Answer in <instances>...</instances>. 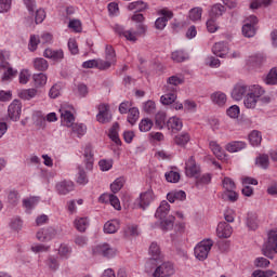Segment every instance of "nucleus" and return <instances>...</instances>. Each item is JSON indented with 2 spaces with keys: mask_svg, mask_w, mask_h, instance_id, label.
I'll list each match as a JSON object with an SVG mask.
<instances>
[{
  "mask_svg": "<svg viewBox=\"0 0 277 277\" xmlns=\"http://www.w3.org/2000/svg\"><path fill=\"white\" fill-rule=\"evenodd\" d=\"M232 98L234 101L243 100V104L247 109H254L258 103L267 104L272 101L269 96H265V89H263V87L259 84H246L242 82L234 85Z\"/></svg>",
  "mask_w": 277,
  "mask_h": 277,
  "instance_id": "f257e3e1",
  "label": "nucleus"
},
{
  "mask_svg": "<svg viewBox=\"0 0 277 277\" xmlns=\"http://www.w3.org/2000/svg\"><path fill=\"white\" fill-rule=\"evenodd\" d=\"M62 123L65 127H71L72 135H76V137H82V135H85V131H88V128L83 123H75V115L70 113V110H64L61 113Z\"/></svg>",
  "mask_w": 277,
  "mask_h": 277,
  "instance_id": "f03ea898",
  "label": "nucleus"
},
{
  "mask_svg": "<svg viewBox=\"0 0 277 277\" xmlns=\"http://www.w3.org/2000/svg\"><path fill=\"white\" fill-rule=\"evenodd\" d=\"M211 248H213V240L206 239L200 241L195 247V256L198 261H205L209 256V252H211Z\"/></svg>",
  "mask_w": 277,
  "mask_h": 277,
  "instance_id": "7ed1b4c3",
  "label": "nucleus"
},
{
  "mask_svg": "<svg viewBox=\"0 0 277 277\" xmlns=\"http://www.w3.org/2000/svg\"><path fill=\"white\" fill-rule=\"evenodd\" d=\"M0 68H2L4 71L2 76V81H10L12 77H16L17 70H14L12 67H10V63L8 62V56L3 54L2 51H0Z\"/></svg>",
  "mask_w": 277,
  "mask_h": 277,
  "instance_id": "20e7f679",
  "label": "nucleus"
},
{
  "mask_svg": "<svg viewBox=\"0 0 277 277\" xmlns=\"http://www.w3.org/2000/svg\"><path fill=\"white\" fill-rule=\"evenodd\" d=\"M92 252L93 254L105 256L106 259H114L118 250H116V248L111 247L109 243H102V245L95 246Z\"/></svg>",
  "mask_w": 277,
  "mask_h": 277,
  "instance_id": "39448f33",
  "label": "nucleus"
},
{
  "mask_svg": "<svg viewBox=\"0 0 277 277\" xmlns=\"http://www.w3.org/2000/svg\"><path fill=\"white\" fill-rule=\"evenodd\" d=\"M176 271L174 269V264L171 262H163L160 264L155 272L153 273L154 277H170L174 276V273Z\"/></svg>",
  "mask_w": 277,
  "mask_h": 277,
  "instance_id": "423d86ee",
  "label": "nucleus"
},
{
  "mask_svg": "<svg viewBox=\"0 0 277 277\" xmlns=\"http://www.w3.org/2000/svg\"><path fill=\"white\" fill-rule=\"evenodd\" d=\"M259 23V18L254 15H250L247 23L242 26V35L245 38H254L256 36V28L254 25Z\"/></svg>",
  "mask_w": 277,
  "mask_h": 277,
  "instance_id": "0eeeda50",
  "label": "nucleus"
},
{
  "mask_svg": "<svg viewBox=\"0 0 277 277\" xmlns=\"http://www.w3.org/2000/svg\"><path fill=\"white\" fill-rule=\"evenodd\" d=\"M150 259L146 262L145 267H156L157 261L161 259V249L157 242H151L149 246Z\"/></svg>",
  "mask_w": 277,
  "mask_h": 277,
  "instance_id": "6e6552de",
  "label": "nucleus"
},
{
  "mask_svg": "<svg viewBox=\"0 0 277 277\" xmlns=\"http://www.w3.org/2000/svg\"><path fill=\"white\" fill-rule=\"evenodd\" d=\"M23 111V106L18 100H14L8 108V115L10 120L13 122H18L21 120V114Z\"/></svg>",
  "mask_w": 277,
  "mask_h": 277,
  "instance_id": "1a4fd4ad",
  "label": "nucleus"
},
{
  "mask_svg": "<svg viewBox=\"0 0 277 277\" xmlns=\"http://www.w3.org/2000/svg\"><path fill=\"white\" fill-rule=\"evenodd\" d=\"M185 174L190 179H196L200 174V166L196 163V159L192 156L185 163Z\"/></svg>",
  "mask_w": 277,
  "mask_h": 277,
  "instance_id": "9d476101",
  "label": "nucleus"
},
{
  "mask_svg": "<svg viewBox=\"0 0 277 277\" xmlns=\"http://www.w3.org/2000/svg\"><path fill=\"white\" fill-rule=\"evenodd\" d=\"M233 235V226L226 222H220L216 227V236L219 239H228Z\"/></svg>",
  "mask_w": 277,
  "mask_h": 277,
  "instance_id": "9b49d317",
  "label": "nucleus"
},
{
  "mask_svg": "<svg viewBox=\"0 0 277 277\" xmlns=\"http://www.w3.org/2000/svg\"><path fill=\"white\" fill-rule=\"evenodd\" d=\"M97 121L102 124H106V122L111 121V114H109V105L101 104L98 106V114L96 116Z\"/></svg>",
  "mask_w": 277,
  "mask_h": 277,
  "instance_id": "f8f14e48",
  "label": "nucleus"
},
{
  "mask_svg": "<svg viewBox=\"0 0 277 277\" xmlns=\"http://www.w3.org/2000/svg\"><path fill=\"white\" fill-rule=\"evenodd\" d=\"M153 200H155V193H153V189H148L140 195L138 206L144 211L147 207H150Z\"/></svg>",
  "mask_w": 277,
  "mask_h": 277,
  "instance_id": "ddd939ff",
  "label": "nucleus"
},
{
  "mask_svg": "<svg viewBox=\"0 0 277 277\" xmlns=\"http://www.w3.org/2000/svg\"><path fill=\"white\" fill-rule=\"evenodd\" d=\"M183 79L179 76H171L167 80V84L163 87V92H176V85H181Z\"/></svg>",
  "mask_w": 277,
  "mask_h": 277,
  "instance_id": "4468645a",
  "label": "nucleus"
},
{
  "mask_svg": "<svg viewBox=\"0 0 277 277\" xmlns=\"http://www.w3.org/2000/svg\"><path fill=\"white\" fill-rule=\"evenodd\" d=\"M75 189V183L71 181H62L56 184V190L61 196H66V194H70Z\"/></svg>",
  "mask_w": 277,
  "mask_h": 277,
  "instance_id": "2eb2a0df",
  "label": "nucleus"
},
{
  "mask_svg": "<svg viewBox=\"0 0 277 277\" xmlns=\"http://www.w3.org/2000/svg\"><path fill=\"white\" fill-rule=\"evenodd\" d=\"M55 236V229L53 227L42 228L37 232L38 241H51Z\"/></svg>",
  "mask_w": 277,
  "mask_h": 277,
  "instance_id": "dca6fc26",
  "label": "nucleus"
},
{
  "mask_svg": "<svg viewBox=\"0 0 277 277\" xmlns=\"http://www.w3.org/2000/svg\"><path fill=\"white\" fill-rule=\"evenodd\" d=\"M167 128L171 133H179L183 129V120L177 117H171L167 121Z\"/></svg>",
  "mask_w": 277,
  "mask_h": 277,
  "instance_id": "f3484780",
  "label": "nucleus"
},
{
  "mask_svg": "<svg viewBox=\"0 0 277 277\" xmlns=\"http://www.w3.org/2000/svg\"><path fill=\"white\" fill-rule=\"evenodd\" d=\"M43 57L53 60V62H62L64 60V51L45 49L43 52Z\"/></svg>",
  "mask_w": 277,
  "mask_h": 277,
  "instance_id": "a211bd4d",
  "label": "nucleus"
},
{
  "mask_svg": "<svg viewBox=\"0 0 277 277\" xmlns=\"http://www.w3.org/2000/svg\"><path fill=\"white\" fill-rule=\"evenodd\" d=\"M174 220H176V217L170 215L167 219L164 217L160 220V223H155V225H153V228H157V226H160L161 230H172V228H174Z\"/></svg>",
  "mask_w": 277,
  "mask_h": 277,
  "instance_id": "6ab92c4d",
  "label": "nucleus"
},
{
  "mask_svg": "<svg viewBox=\"0 0 277 277\" xmlns=\"http://www.w3.org/2000/svg\"><path fill=\"white\" fill-rule=\"evenodd\" d=\"M114 29L118 34V36H123V38H126L130 42H137V38H135V35H133V30H124V27L118 24L115 25Z\"/></svg>",
  "mask_w": 277,
  "mask_h": 277,
  "instance_id": "aec40b11",
  "label": "nucleus"
},
{
  "mask_svg": "<svg viewBox=\"0 0 277 277\" xmlns=\"http://www.w3.org/2000/svg\"><path fill=\"white\" fill-rule=\"evenodd\" d=\"M212 53L216 57H226L228 55V45L225 42H217L213 45Z\"/></svg>",
  "mask_w": 277,
  "mask_h": 277,
  "instance_id": "412c9836",
  "label": "nucleus"
},
{
  "mask_svg": "<svg viewBox=\"0 0 277 277\" xmlns=\"http://www.w3.org/2000/svg\"><path fill=\"white\" fill-rule=\"evenodd\" d=\"M170 213V203L168 201H161L160 206L156 210L155 217L158 220H166Z\"/></svg>",
  "mask_w": 277,
  "mask_h": 277,
  "instance_id": "4be33fe9",
  "label": "nucleus"
},
{
  "mask_svg": "<svg viewBox=\"0 0 277 277\" xmlns=\"http://www.w3.org/2000/svg\"><path fill=\"white\" fill-rule=\"evenodd\" d=\"M84 163L87 170L94 168V154H92V147L90 145L84 148Z\"/></svg>",
  "mask_w": 277,
  "mask_h": 277,
  "instance_id": "5701e85b",
  "label": "nucleus"
},
{
  "mask_svg": "<svg viewBox=\"0 0 277 277\" xmlns=\"http://www.w3.org/2000/svg\"><path fill=\"white\" fill-rule=\"evenodd\" d=\"M120 228V221L113 220L108 221L104 224V233L107 235H114V233H118V229Z\"/></svg>",
  "mask_w": 277,
  "mask_h": 277,
  "instance_id": "b1692460",
  "label": "nucleus"
},
{
  "mask_svg": "<svg viewBox=\"0 0 277 277\" xmlns=\"http://www.w3.org/2000/svg\"><path fill=\"white\" fill-rule=\"evenodd\" d=\"M225 12L226 6L222 5V3H216L210 10V18H220Z\"/></svg>",
  "mask_w": 277,
  "mask_h": 277,
  "instance_id": "393cba45",
  "label": "nucleus"
},
{
  "mask_svg": "<svg viewBox=\"0 0 277 277\" xmlns=\"http://www.w3.org/2000/svg\"><path fill=\"white\" fill-rule=\"evenodd\" d=\"M34 68L39 72H44L49 70V62L43 57H38L34 60Z\"/></svg>",
  "mask_w": 277,
  "mask_h": 277,
  "instance_id": "a878e982",
  "label": "nucleus"
},
{
  "mask_svg": "<svg viewBox=\"0 0 277 277\" xmlns=\"http://www.w3.org/2000/svg\"><path fill=\"white\" fill-rule=\"evenodd\" d=\"M168 119V115H166V111H158L155 116V124L157 129H163V127H167L168 122L166 120Z\"/></svg>",
  "mask_w": 277,
  "mask_h": 277,
  "instance_id": "bb28decb",
  "label": "nucleus"
},
{
  "mask_svg": "<svg viewBox=\"0 0 277 277\" xmlns=\"http://www.w3.org/2000/svg\"><path fill=\"white\" fill-rule=\"evenodd\" d=\"M243 148H246V143L241 141H234L226 145L228 153H239V150H243Z\"/></svg>",
  "mask_w": 277,
  "mask_h": 277,
  "instance_id": "cd10ccee",
  "label": "nucleus"
},
{
  "mask_svg": "<svg viewBox=\"0 0 277 277\" xmlns=\"http://www.w3.org/2000/svg\"><path fill=\"white\" fill-rule=\"evenodd\" d=\"M166 94L160 97L162 105H172L176 101V91H164Z\"/></svg>",
  "mask_w": 277,
  "mask_h": 277,
  "instance_id": "c85d7f7f",
  "label": "nucleus"
},
{
  "mask_svg": "<svg viewBox=\"0 0 277 277\" xmlns=\"http://www.w3.org/2000/svg\"><path fill=\"white\" fill-rule=\"evenodd\" d=\"M249 142L251 146H261V142H263V136L261 135V132L258 130H253L249 134Z\"/></svg>",
  "mask_w": 277,
  "mask_h": 277,
  "instance_id": "c756f323",
  "label": "nucleus"
},
{
  "mask_svg": "<svg viewBox=\"0 0 277 277\" xmlns=\"http://www.w3.org/2000/svg\"><path fill=\"white\" fill-rule=\"evenodd\" d=\"M147 9H148V4L142 0L131 2L128 5V10H130V12L133 10H135V12H144V10H147Z\"/></svg>",
  "mask_w": 277,
  "mask_h": 277,
  "instance_id": "7c9ffc66",
  "label": "nucleus"
},
{
  "mask_svg": "<svg viewBox=\"0 0 277 277\" xmlns=\"http://www.w3.org/2000/svg\"><path fill=\"white\" fill-rule=\"evenodd\" d=\"M74 224L79 233H85L88 226L90 225V221H88V217H79L75 220Z\"/></svg>",
  "mask_w": 277,
  "mask_h": 277,
  "instance_id": "2f4dec72",
  "label": "nucleus"
},
{
  "mask_svg": "<svg viewBox=\"0 0 277 277\" xmlns=\"http://www.w3.org/2000/svg\"><path fill=\"white\" fill-rule=\"evenodd\" d=\"M211 100L215 105H219V107H223V105H226V94L223 92H215L211 95Z\"/></svg>",
  "mask_w": 277,
  "mask_h": 277,
  "instance_id": "473e14b6",
  "label": "nucleus"
},
{
  "mask_svg": "<svg viewBox=\"0 0 277 277\" xmlns=\"http://www.w3.org/2000/svg\"><path fill=\"white\" fill-rule=\"evenodd\" d=\"M189 140H192V137L189 136V133H187V132L177 134L174 137V142H175L176 146H185L189 143Z\"/></svg>",
  "mask_w": 277,
  "mask_h": 277,
  "instance_id": "72a5a7b5",
  "label": "nucleus"
},
{
  "mask_svg": "<svg viewBox=\"0 0 277 277\" xmlns=\"http://www.w3.org/2000/svg\"><path fill=\"white\" fill-rule=\"evenodd\" d=\"M266 85H277V68L274 67L269 70L266 78L264 79Z\"/></svg>",
  "mask_w": 277,
  "mask_h": 277,
  "instance_id": "f704fd0d",
  "label": "nucleus"
},
{
  "mask_svg": "<svg viewBox=\"0 0 277 277\" xmlns=\"http://www.w3.org/2000/svg\"><path fill=\"white\" fill-rule=\"evenodd\" d=\"M37 94H38V90L27 89V90H23L19 93V98H23L24 101H31V98H36Z\"/></svg>",
  "mask_w": 277,
  "mask_h": 277,
  "instance_id": "c9c22d12",
  "label": "nucleus"
},
{
  "mask_svg": "<svg viewBox=\"0 0 277 277\" xmlns=\"http://www.w3.org/2000/svg\"><path fill=\"white\" fill-rule=\"evenodd\" d=\"M32 79L37 88H42L43 85H47L48 77L45 76V74H35L32 76Z\"/></svg>",
  "mask_w": 277,
  "mask_h": 277,
  "instance_id": "e433bc0d",
  "label": "nucleus"
},
{
  "mask_svg": "<svg viewBox=\"0 0 277 277\" xmlns=\"http://www.w3.org/2000/svg\"><path fill=\"white\" fill-rule=\"evenodd\" d=\"M140 119V109L136 107L130 108L128 110V122L134 124Z\"/></svg>",
  "mask_w": 277,
  "mask_h": 277,
  "instance_id": "4c0bfd02",
  "label": "nucleus"
},
{
  "mask_svg": "<svg viewBox=\"0 0 277 277\" xmlns=\"http://www.w3.org/2000/svg\"><path fill=\"white\" fill-rule=\"evenodd\" d=\"M76 182L78 183V185H88V174L81 166L78 167V175Z\"/></svg>",
  "mask_w": 277,
  "mask_h": 277,
  "instance_id": "58836bf2",
  "label": "nucleus"
},
{
  "mask_svg": "<svg viewBox=\"0 0 277 277\" xmlns=\"http://www.w3.org/2000/svg\"><path fill=\"white\" fill-rule=\"evenodd\" d=\"M153 120L145 118L140 122L138 129L142 133H148L153 129Z\"/></svg>",
  "mask_w": 277,
  "mask_h": 277,
  "instance_id": "ea45409f",
  "label": "nucleus"
},
{
  "mask_svg": "<svg viewBox=\"0 0 277 277\" xmlns=\"http://www.w3.org/2000/svg\"><path fill=\"white\" fill-rule=\"evenodd\" d=\"M124 187V179L123 177H118L114 181L113 184H110V189L113 194H118Z\"/></svg>",
  "mask_w": 277,
  "mask_h": 277,
  "instance_id": "a19ab883",
  "label": "nucleus"
},
{
  "mask_svg": "<svg viewBox=\"0 0 277 277\" xmlns=\"http://www.w3.org/2000/svg\"><path fill=\"white\" fill-rule=\"evenodd\" d=\"M256 166L263 168V170H267L269 168V156L261 155L255 160Z\"/></svg>",
  "mask_w": 277,
  "mask_h": 277,
  "instance_id": "79ce46f5",
  "label": "nucleus"
},
{
  "mask_svg": "<svg viewBox=\"0 0 277 277\" xmlns=\"http://www.w3.org/2000/svg\"><path fill=\"white\" fill-rule=\"evenodd\" d=\"M105 54H106V60L108 62H111L113 65H116V50H114V47L111 45H106V49H105Z\"/></svg>",
  "mask_w": 277,
  "mask_h": 277,
  "instance_id": "37998d69",
  "label": "nucleus"
},
{
  "mask_svg": "<svg viewBox=\"0 0 277 277\" xmlns=\"http://www.w3.org/2000/svg\"><path fill=\"white\" fill-rule=\"evenodd\" d=\"M72 253V249L68 245H61L58 248V254L61 259H68Z\"/></svg>",
  "mask_w": 277,
  "mask_h": 277,
  "instance_id": "c03bdc74",
  "label": "nucleus"
},
{
  "mask_svg": "<svg viewBox=\"0 0 277 277\" xmlns=\"http://www.w3.org/2000/svg\"><path fill=\"white\" fill-rule=\"evenodd\" d=\"M104 198H107L108 202H110L111 207L117 211H120L122 207L120 206V199L114 194L106 195Z\"/></svg>",
  "mask_w": 277,
  "mask_h": 277,
  "instance_id": "a18cd8bd",
  "label": "nucleus"
},
{
  "mask_svg": "<svg viewBox=\"0 0 277 277\" xmlns=\"http://www.w3.org/2000/svg\"><path fill=\"white\" fill-rule=\"evenodd\" d=\"M202 18V8L197 6L189 11V19L190 21H200Z\"/></svg>",
  "mask_w": 277,
  "mask_h": 277,
  "instance_id": "49530a36",
  "label": "nucleus"
},
{
  "mask_svg": "<svg viewBox=\"0 0 277 277\" xmlns=\"http://www.w3.org/2000/svg\"><path fill=\"white\" fill-rule=\"evenodd\" d=\"M124 237H137L140 232L137 230V225H127L123 230Z\"/></svg>",
  "mask_w": 277,
  "mask_h": 277,
  "instance_id": "de8ad7c7",
  "label": "nucleus"
},
{
  "mask_svg": "<svg viewBox=\"0 0 277 277\" xmlns=\"http://www.w3.org/2000/svg\"><path fill=\"white\" fill-rule=\"evenodd\" d=\"M98 166L102 172H109V170L114 168V160L102 159L100 160Z\"/></svg>",
  "mask_w": 277,
  "mask_h": 277,
  "instance_id": "09e8293b",
  "label": "nucleus"
},
{
  "mask_svg": "<svg viewBox=\"0 0 277 277\" xmlns=\"http://www.w3.org/2000/svg\"><path fill=\"white\" fill-rule=\"evenodd\" d=\"M164 176L168 183H179V181H181V174L176 171H170L166 173Z\"/></svg>",
  "mask_w": 277,
  "mask_h": 277,
  "instance_id": "8fccbe9b",
  "label": "nucleus"
},
{
  "mask_svg": "<svg viewBox=\"0 0 277 277\" xmlns=\"http://www.w3.org/2000/svg\"><path fill=\"white\" fill-rule=\"evenodd\" d=\"M223 198L225 200H229V202H237L239 200V195L234 190H225L223 194Z\"/></svg>",
  "mask_w": 277,
  "mask_h": 277,
  "instance_id": "3c124183",
  "label": "nucleus"
},
{
  "mask_svg": "<svg viewBox=\"0 0 277 277\" xmlns=\"http://www.w3.org/2000/svg\"><path fill=\"white\" fill-rule=\"evenodd\" d=\"M171 60L177 63L185 62L187 60V55L185 54V52L177 50L171 54Z\"/></svg>",
  "mask_w": 277,
  "mask_h": 277,
  "instance_id": "603ef678",
  "label": "nucleus"
},
{
  "mask_svg": "<svg viewBox=\"0 0 277 277\" xmlns=\"http://www.w3.org/2000/svg\"><path fill=\"white\" fill-rule=\"evenodd\" d=\"M276 274V272L268 269V271H261L256 269L252 273L251 277H272Z\"/></svg>",
  "mask_w": 277,
  "mask_h": 277,
  "instance_id": "864d4df0",
  "label": "nucleus"
},
{
  "mask_svg": "<svg viewBox=\"0 0 277 277\" xmlns=\"http://www.w3.org/2000/svg\"><path fill=\"white\" fill-rule=\"evenodd\" d=\"M223 187L225 192H233L236 188L235 182L230 177H224Z\"/></svg>",
  "mask_w": 277,
  "mask_h": 277,
  "instance_id": "5fc2aeb1",
  "label": "nucleus"
},
{
  "mask_svg": "<svg viewBox=\"0 0 277 277\" xmlns=\"http://www.w3.org/2000/svg\"><path fill=\"white\" fill-rule=\"evenodd\" d=\"M8 201L12 207H16V205H18V192L11 190L8 196Z\"/></svg>",
  "mask_w": 277,
  "mask_h": 277,
  "instance_id": "6e6d98bb",
  "label": "nucleus"
},
{
  "mask_svg": "<svg viewBox=\"0 0 277 277\" xmlns=\"http://www.w3.org/2000/svg\"><path fill=\"white\" fill-rule=\"evenodd\" d=\"M23 205H24L25 209H28V211H31V209H34V207H36V205H38V198L32 197L30 199H24Z\"/></svg>",
  "mask_w": 277,
  "mask_h": 277,
  "instance_id": "4d7b16f0",
  "label": "nucleus"
},
{
  "mask_svg": "<svg viewBox=\"0 0 277 277\" xmlns=\"http://www.w3.org/2000/svg\"><path fill=\"white\" fill-rule=\"evenodd\" d=\"M249 62L252 64V66H261V64L265 62V56L258 54V55L251 56Z\"/></svg>",
  "mask_w": 277,
  "mask_h": 277,
  "instance_id": "13d9d810",
  "label": "nucleus"
},
{
  "mask_svg": "<svg viewBox=\"0 0 277 277\" xmlns=\"http://www.w3.org/2000/svg\"><path fill=\"white\" fill-rule=\"evenodd\" d=\"M30 77L31 75L29 74V70L23 69L19 72V83H22L23 85L27 84L29 82Z\"/></svg>",
  "mask_w": 277,
  "mask_h": 277,
  "instance_id": "bf43d9fd",
  "label": "nucleus"
},
{
  "mask_svg": "<svg viewBox=\"0 0 277 277\" xmlns=\"http://www.w3.org/2000/svg\"><path fill=\"white\" fill-rule=\"evenodd\" d=\"M210 148L215 157H222V147L215 141L210 142Z\"/></svg>",
  "mask_w": 277,
  "mask_h": 277,
  "instance_id": "052dcab7",
  "label": "nucleus"
},
{
  "mask_svg": "<svg viewBox=\"0 0 277 277\" xmlns=\"http://www.w3.org/2000/svg\"><path fill=\"white\" fill-rule=\"evenodd\" d=\"M38 44H40V39L35 35L30 36L28 49L29 51H36L38 49Z\"/></svg>",
  "mask_w": 277,
  "mask_h": 277,
  "instance_id": "680f3d73",
  "label": "nucleus"
},
{
  "mask_svg": "<svg viewBox=\"0 0 277 277\" xmlns=\"http://www.w3.org/2000/svg\"><path fill=\"white\" fill-rule=\"evenodd\" d=\"M207 29L210 34H215V31L217 29V24H215V18L214 17H210L207 21Z\"/></svg>",
  "mask_w": 277,
  "mask_h": 277,
  "instance_id": "e2e57ef3",
  "label": "nucleus"
},
{
  "mask_svg": "<svg viewBox=\"0 0 277 277\" xmlns=\"http://www.w3.org/2000/svg\"><path fill=\"white\" fill-rule=\"evenodd\" d=\"M254 265L260 268L269 267V260L265 258H258L254 261Z\"/></svg>",
  "mask_w": 277,
  "mask_h": 277,
  "instance_id": "0e129e2a",
  "label": "nucleus"
},
{
  "mask_svg": "<svg viewBox=\"0 0 277 277\" xmlns=\"http://www.w3.org/2000/svg\"><path fill=\"white\" fill-rule=\"evenodd\" d=\"M239 106L233 105L227 109V116L229 118H239Z\"/></svg>",
  "mask_w": 277,
  "mask_h": 277,
  "instance_id": "69168bd1",
  "label": "nucleus"
},
{
  "mask_svg": "<svg viewBox=\"0 0 277 277\" xmlns=\"http://www.w3.org/2000/svg\"><path fill=\"white\" fill-rule=\"evenodd\" d=\"M143 109L146 114H155V109H156V105L155 102L153 101H147L144 106Z\"/></svg>",
  "mask_w": 277,
  "mask_h": 277,
  "instance_id": "338daca9",
  "label": "nucleus"
},
{
  "mask_svg": "<svg viewBox=\"0 0 277 277\" xmlns=\"http://www.w3.org/2000/svg\"><path fill=\"white\" fill-rule=\"evenodd\" d=\"M10 226L13 230H21L23 228V220L15 217L11 221Z\"/></svg>",
  "mask_w": 277,
  "mask_h": 277,
  "instance_id": "774afa93",
  "label": "nucleus"
}]
</instances>
